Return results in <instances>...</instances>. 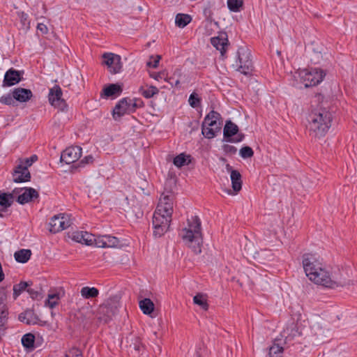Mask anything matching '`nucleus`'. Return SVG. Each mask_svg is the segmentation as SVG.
<instances>
[{
	"label": "nucleus",
	"instance_id": "nucleus-1",
	"mask_svg": "<svg viewBox=\"0 0 357 357\" xmlns=\"http://www.w3.org/2000/svg\"><path fill=\"white\" fill-rule=\"evenodd\" d=\"M302 264L307 277L317 284L334 289L351 284V280L347 272L339 269L333 273L330 272L313 254H304Z\"/></svg>",
	"mask_w": 357,
	"mask_h": 357
},
{
	"label": "nucleus",
	"instance_id": "nucleus-2",
	"mask_svg": "<svg viewBox=\"0 0 357 357\" xmlns=\"http://www.w3.org/2000/svg\"><path fill=\"white\" fill-rule=\"evenodd\" d=\"M307 119L310 134L314 137L321 138L325 136L331 128L333 115L326 107L317 105L312 108Z\"/></svg>",
	"mask_w": 357,
	"mask_h": 357
},
{
	"label": "nucleus",
	"instance_id": "nucleus-3",
	"mask_svg": "<svg viewBox=\"0 0 357 357\" xmlns=\"http://www.w3.org/2000/svg\"><path fill=\"white\" fill-rule=\"evenodd\" d=\"M184 234L182 238L185 244L196 254L202 252L203 236L202 234L201 221L198 216H192L188 219V227L183 229Z\"/></svg>",
	"mask_w": 357,
	"mask_h": 357
},
{
	"label": "nucleus",
	"instance_id": "nucleus-4",
	"mask_svg": "<svg viewBox=\"0 0 357 357\" xmlns=\"http://www.w3.org/2000/svg\"><path fill=\"white\" fill-rule=\"evenodd\" d=\"M220 114L214 111H211L204 118L202 125V133L207 139L215 137L216 133L221 130L222 121Z\"/></svg>",
	"mask_w": 357,
	"mask_h": 357
},
{
	"label": "nucleus",
	"instance_id": "nucleus-5",
	"mask_svg": "<svg viewBox=\"0 0 357 357\" xmlns=\"http://www.w3.org/2000/svg\"><path fill=\"white\" fill-rule=\"evenodd\" d=\"M120 306L117 297H112L100 305L97 310V319L105 324L111 321L119 312Z\"/></svg>",
	"mask_w": 357,
	"mask_h": 357
},
{
	"label": "nucleus",
	"instance_id": "nucleus-6",
	"mask_svg": "<svg viewBox=\"0 0 357 357\" xmlns=\"http://www.w3.org/2000/svg\"><path fill=\"white\" fill-rule=\"evenodd\" d=\"M236 70L243 75H249L253 70L251 53L246 47H240L237 51Z\"/></svg>",
	"mask_w": 357,
	"mask_h": 357
},
{
	"label": "nucleus",
	"instance_id": "nucleus-7",
	"mask_svg": "<svg viewBox=\"0 0 357 357\" xmlns=\"http://www.w3.org/2000/svg\"><path fill=\"white\" fill-rule=\"evenodd\" d=\"M298 74L301 82L306 88L317 85L325 76L324 71L317 68L301 70Z\"/></svg>",
	"mask_w": 357,
	"mask_h": 357
},
{
	"label": "nucleus",
	"instance_id": "nucleus-8",
	"mask_svg": "<svg viewBox=\"0 0 357 357\" xmlns=\"http://www.w3.org/2000/svg\"><path fill=\"white\" fill-rule=\"evenodd\" d=\"M172 218L159 212H154L152 224L153 227V234L156 237L162 236L169 228Z\"/></svg>",
	"mask_w": 357,
	"mask_h": 357
},
{
	"label": "nucleus",
	"instance_id": "nucleus-9",
	"mask_svg": "<svg viewBox=\"0 0 357 357\" xmlns=\"http://www.w3.org/2000/svg\"><path fill=\"white\" fill-rule=\"evenodd\" d=\"M223 135L228 142L238 143L245 137L244 134L238 132V127L231 121H227L223 129Z\"/></svg>",
	"mask_w": 357,
	"mask_h": 357
},
{
	"label": "nucleus",
	"instance_id": "nucleus-10",
	"mask_svg": "<svg viewBox=\"0 0 357 357\" xmlns=\"http://www.w3.org/2000/svg\"><path fill=\"white\" fill-rule=\"evenodd\" d=\"M70 226V222L68 215L60 213L54 215L50 222L49 231L52 234L58 233Z\"/></svg>",
	"mask_w": 357,
	"mask_h": 357
},
{
	"label": "nucleus",
	"instance_id": "nucleus-11",
	"mask_svg": "<svg viewBox=\"0 0 357 357\" xmlns=\"http://www.w3.org/2000/svg\"><path fill=\"white\" fill-rule=\"evenodd\" d=\"M173 201L174 195L172 192H169V194L167 195L162 193L155 212H159L160 214H165L172 218L173 213Z\"/></svg>",
	"mask_w": 357,
	"mask_h": 357
},
{
	"label": "nucleus",
	"instance_id": "nucleus-12",
	"mask_svg": "<svg viewBox=\"0 0 357 357\" xmlns=\"http://www.w3.org/2000/svg\"><path fill=\"white\" fill-rule=\"evenodd\" d=\"M62 90L59 86L56 85L50 89L49 101L54 107H58L60 110L63 111L67 107V104L63 98Z\"/></svg>",
	"mask_w": 357,
	"mask_h": 357
},
{
	"label": "nucleus",
	"instance_id": "nucleus-13",
	"mask_svg": "<svg viewBox=\"0 0 357 357\" xmlns=\"http://www.w3.org/2000/svg\"><path fill=\"white\" fill-rule=\"evenodd\" d=\"M82 155V148L75 146H70L66 148L62 153L61 155V161L64 162L66 164L74 163Z\"/></svg>",
	"mask_w": 357,
	"mask_h": 357
},
{
	"label": "nucleus",
	"instance_id": "nucleus-14",
	"mask_svg": "<svg viewBox=\"0 0 357 357\" xmlns=\"http://www.w3.org/2000/svg\"><path fill=\"white\" fill-rule=\"evenodd\" d=\"M13 181L15 183H24L31 180V174L27 166L23 165V162L21 161L13 170L12 173Z\"/></svg>",
	"mask_w": 357,
	"mask_h": 357
},
{
	"label": "nucleus",
	"instance_id": "nucleus-15",
	"mask_svg": "<svg viewBox=\"0 0 357 357\" xmlns=\"http://www.w3.org/2000/svg\"><path fill=\"white\" fill-rule=\"evenodd\" d=\"M126 114H131L128 98H124L119 101L114 107L112 115L113 118L116 121Z\"/></svg>",
	"mask_w": 357,
	"mask_h": 357
},
{
	"label": "nucleus",
	"instance_id": "nucleus-16",
	"mask_svg": "<svg viewBox=\"0 0 357 357\" xmlns=\"http://www.w3.org/2000/svg\"><path fill=\"white\" fill-rule=\"evenodd\" d=\"M21 73L19 70L10 68L6 71L3 81V86H11L19 83L21 79Z\"/></svg>",
	"mask_w": 357,
	"mask_h": 357
},
{
	"label": "nucleus",
	"instance_id": "nucleus-17",
	"mask_svg": "<svg viewBox=\"0 0 357 357\" xmlns=\"http://www.w3.org/2000/svg\"><path fill=\"white\" fill-rule=\"evenodd\" d=\"M126 347L128 349V351L132 353L133 351H140L144 345L141 342L139 337L130 334L126 338Z\"/></svg>",
	"mask_w": 357,
	"mask_h": 357
},
{
	"label": "nucleus",
	"instance_id": "nucleus-18",
	"mask_svg": "<svg viewBox=\"0 0 357 357\" xmlns=\"http://www.w3.org/2000/svg\"><path fill=\"white\" fill-rule=\"evenodd\" d=\"M39 197L38 192L32 188H24V192L17 198V202L20 204H25L37 199Z\"/></svg>",
	"mask_w": 357,
	"mask_h": 357
},
{
	"label": "nucleus",
	"instance_id": "nucleus-19",
	"mask_svg": "<svg viewBox=\"0 0 357 357\" xmlns=\"http://www.w3.org/2000/svg\"><path fill=\"white\" fill-rule=\"evenodd\" d=\"M211 44L214 46L220 52L222 56L225 54L226 52V47L228 45V39L227 35L226 33H222L220 36L218 37H214L211 39Z\"/></svg>",
	"mask_w": 357,
	"mask_h": 357
},
{
	"label": "nucleus",
	"instance_id": "nucleus-20",
	"mask_svg": "<svg viewBox=\"0 0 357 357\" xmlns=\"http://www.w3.org/2000/svg\"><path fill=\"white\" fill-rule=\"evenodd\" d=\"M32 96L33 93L30 89L18 87L13 91V98L20 102L29 100Z\"/></svg>",
	"mask_w": 357,
	"mask_h": 357
},
{
	"label": "nucleus",
	"instance_id": "nucleus-21",
	"mask_svg": "<svg viewBox=\"0 0 357 357\" xmlns=\"http://www.w3.org/2000/svg\"><path fill=\"white\" fill-rule=\"evenodd\" d=\"M18 319L20 321L25 322L28 325L38 324L43 326L45 323V321H41L31 310H26L20 314Z\"/></svg>",
	"mask_w": 357,
	"mask_h": 357
},
{
	"label": "nucleus",
	"instance_id": "nucleus-22",
	"mask_svg": "<svg viewBox=\"0 0 357 357\" xmlns=\"http://www.w3.org/2000/svg\"><path fill=\"white\" fill-rule=\"evenodd\" d=\"M311 331L318 341L324 340L328 333V330H326L323 327V325L319 320L314 321L312 324L311 326Z\"/></svg>",
	"mask_w": 357,
	"mask_h": 357
},
{
	"label": "nucleus",
	"instance_id": "nucleus-23",
	"mask_svg": "<svg viewBox=\"0 0 357 357\" xmlns=\"http://www.w3.org/2000/svg\"><path fill=\"white\" fill-rule=\"evenodd\" d=\"M73 239L77 243H84L87 245H92L95 241L94 236L86 231L74 233Z\"/></svg>",
	"mask_w": 357,
	"mask_h": 357
},
{
	"label": "nucleus",
	"instance_id": "nucleus-24",
	"mask_svg": "<svg viewBox=\"0 0 357 357\" xmlns=\"http://www.w3.org/2000/svg\"><path fill=\"white\" fill-rule=\"evenodd\" d=\"M123 91L121 85L118 84H111L105 87L101 93V96L110 97L112 96H119Z\"/></svg>",
	"mask_w": 357,
	"mask_h": 357
},
{
	"label": "nucleus",
	"instance_id": "nucleus-25",
	"mask_svg": "<svg viewBox=\"0 0 357 357\" xmlns=\"http://www.w3.org/2000/svg\"><path fill=\"white\" fill-rule=\"evenodd\" d=\"M230 178L233 190L238 192L242 188V179L240 172L237 170L231 171Z\"/></svg>",
	"mask_w": 357,
	"mask_h": 357
},
{
	"label": "nucleus",
	"instance_id": "nucleus-26",
	"mask_svg": "<svg viewBox=\"0 0 357 357\" xmlns=\"http://www.w3.org/2000/svg\"><path fill=\"white\" fill-rule=\"evenodd\" d=\"M13 193L3 192L0 194V206L2 207L1 211H4L10 207L13 203Z\"/></svg>",
	"mask_w": 357,
	"mask_h": 357
},
{
	"label": "nucleus",
	"instance_id": "nucleus-27",
	"mask_svg": "<svg viewBox=\"0 0 357 357\" xmlns=\"http://www.w3.org/2000/svg\"><path fill=\"white\" fill-rule=\"evenodd\" d=\"M31 256V251L29 249H21L14 254V257L17 262L24 264L29 261Z\"/></svg>",
	"mask_w": 357,
	"mask_h": 357
},
{
	"label": "nucleus",
	"instance_id": "nucleus-28",
	"mask_svg": "<svg viewBox=\"0 0 357 357\" xmlns=\"http://www.w3.org/2000/svg\"><path fill=\"white\" fill-rule=\"evenodd\" d=\"M139 307L145 314H150L153 312L155 305L150 298H144L139 301Z\"/></svg>",
	"mask_w": 357,
	"mask_h": 357
},
{
	"label": "nucleus",
	"instance_id": "nucleus-29",
	"mask_svg": "<svg viewBox=\"0 0 357 357\" xmlns=\"http://www.w3.org/2000/svg\"><path fill=\"white\" fill-rule=\"evenodd\" d=\"M215 6V0L208 1L204 6L203 9V13L206 18V20L209 22H212L214 21L213 18V10L214 9Z\"/></svg>",
	"mask_w": 357,
	"mask_h": 357
},
{
	"label": "nucleus",
	"instance_id": "nucleus-30",
	"mask_svg": "<svg viewBox=\"0 0 357 357\" xmlns=\"http://www.w3.org/2000/svg\"><path fill=\"white\" fill-rule=\"evenodd\" d=\"M182 75L181 70L179 68H176L173 75L170 77H167L166 75L165 80L170 84L172 86H174L178 87L180 84V79Z\"/></svg>",
	"mask_w": 357,
	"mask_h": 357
},
{
	"label": "nucleus",
	"instance_id": "nucleus-31",
	"mask_svg": "<svg viewBox=\"0 0 357 357\" xmlns=\"http://www.w3.org/2000/svg\"><path fill=\"white\" fill-rule=\"evenodd\" d=\"M191 162V156L186 155L185 153H181L176 155L173 160V163L177 167H181Z\"/></svg>",
	"mask_w": 357,
	"mask_h": 357
},
{
	"label": "nucleus",
	"instance_id": "nucleus-32",
	"mask_svg": "<svg viewBox=\"0 0 357 357\" xmlns=\"http://www.w3.org/2000/svg\"><path fill=\"white\" fill-rule=\"evenodd\" d=\"M191 20V16L188 14L178 13L175 17V23L176 26L181 28H183L187 26Z\"/></svg>",
	"mask_w": 357,
	"mask_h": 357
},
{
	"label": "nucleus",
	"instance_id": "nucleus-33",
	"mask_svg": "<svg viewBox=\"0 0 357 357\" xmlns=\"http://www.w3.org/2000/svg\"><path fill=\"white\" fill-rule=\"evenodd\" d=\"M81 295L84 298H96L99 294V291L96 287H84L81 289Z\"/></svg>",
	"mask_w": 357,
	"mask_h": 357
},
{
	"label": "nucleus",
	"instance_id": "nucleus-34",
	"mask_svg": "<svg viewBox=\"0 0 357 357\" xmlns=\"http://www.w3.org/2000/svg\"><path fill=\"white\" fill-rule=\"evenodd\" d=\"M35 336L32 333H26L22 337V344L26 349L34 348Z\"/></svg>",
	"mask_w": 357,
	"mask_h": 357
},
{
	"label": "nucleus",
	"instance_id": "nucleus-35",
	"mask_svg": "<svg viewBox=\"0 0 357 357\" xmlns=\"http://www.w3.org/2000/svg\"><path fill=\"white\" fill-rule=\"evenodd\" d=\"M278 340H275L273 344L269 349V357H282L283 353V347L278 343H276Z\"/></svg>",
	"mask_w": 357,
	"mask_h": 357
},
{
	"label": "nucleus",
	"instance_id": "nucleus-36",
	"mask_svg": "<svg viewBox=\"0 0 357 357\" xmlns=\"http://www.w3.org/2000/svg\"><path fill=\"white\" fill-rule=\"evenodd\" d=\"M193 302L204 310H207L208 309V304L207 303L206 298L202 294H197L193 298Z\"/></svg>",
	"mask_w": 357,
	"mask_h": 357
},
{
	"label": "nucleus",
	"instance_id": "nucleus-37",
	"mask_svg": "<svg viewBox=\"0 0 357 357\" xmlns=\"http://www.w3.org/2000/svg\"><path fill=\"white\" fill-rule=\"evenodd\" d=\"M243 6V0H227V7L231 12H239Z\"/></svg>",
	"mask_w": 357,
	"mask_h": 357
},
{
	"label": "nucleus",
	"instance_id": "nucleus-38",
	"mask_svg": "<svg viewBox=\"0 0 357 357\" xmlns=\"http://www.w3.org/2000/svg\"><path fill=\"white\" fill-rule=\"evenodd\" d=\"M140 93L146 98H151L159 93V89L154 86H150L148 89L140 88Z\"/></svg>",
	"mask_w": 357,
	"mask_h": 357
},
{
	"label": "nucleus",
	"instance_id": "nucleus-39",
	"mask_svg": "<svg viewBox=\"0 0 357 357\" xmlns=\"http://www.w3.org/2000/svg\"><path fill=\"white\" fill-rule=\"evenodd\" d=\"M29 284L26 282H21L13 286V297L16 299L21 293L24 291Z\"/></svg>",
	"mask_w": 357,
	"mask_h": 357
},
{
	"label": "nucleus",
	"instance_id": "nucleus-40",
	"mask_svg": "<svg viewBox=\"0 0 357 357\" xmlns=\"http://www.w3.org/2000/svg\"><path fill=\"white\" fill-rule=\"evenodd\" d=\"M114 58L115 59L114 61L113 66L109 70L110 73L112 74L119 73L121 70V68L123 67L121 56L117 54L116 56Z\"/></svg>",
	"mask_w": 357,
	"mask_h": 357
},
{
	"label": "nucleus",
	"instance_id": "nucleus-41",
	"mask_svg": "<svg viewBox=\"0 0 357 357\" xmlns=\"http://www.w3.org/2000/svg\"><path fill=\"white\" fill-rule=\"evenodd\" d=\"M117 54L114 53H104L102 55V58L104 59L103 63L108 66L109 70L112 68L114 64V61L115 59L114 57L116 56Z\"/></svg>",
	"mask_w": 357,
	"mask_h": 357
},
{
	"label": "nucleus",
	"instance_id": "nucleus-42",
	"mask_svg": "<svg viewBox=\"0 0 357 357\" xmlns=\"http://www.w3.org/2000/svg\"><path fill=\"white\" fill-rule=\"evenodd\" d=\"M103 239L107 243L106 248H117L119 245V240L115 236L105 235Z\"/></svg>",
	"mask_w": 357,
	"mask_h": 357
},
{
	"label": "nucleus",
	"instance_id": "nucleus-43",
	"mask_svg": "<svg viewBox=\"0 0 357 357\" xmlns=\"http://www.w3.org/2000/svg\"><path fill=\"white\" fill-rule=\"evenodd\" d=\"M27 292L33 299L39 300L41 299L43 296V291L40 287L37 289H34L32 288L27 289Z\"/></svg>",
	"mask_w": 357,
	"mask_h": 357
},
{
	"label": "nucleus",
	"instance_id": "nucleus-44",
	"mask_svg": "<svg viewBox=\"0 0 357 357\" xmlns=\"http://www.w3.org/2000/svg\"><path fill=\"white\" fill-rule=\"evenodd\" d=\"M59 299V297L57 294H49L46 301V305L49 306L50 308H54L57 305Z\"/></svg>",
	"mask_w": 357,
	"mask_h": 357
},
{
	"label": "nucleus",
	"instance_id": "nucleus-45",
	"mask_svg": "<svg viewBox=\"0 0 357 357\" xmlns=\"http://www.w3.org/2000/svg\"><path fill=\"white\" fill-rule=\"evenodd\" d=\"M239 154L243 158H249L253 156L254 151L251 147L246 146L240 149Z\"/></svg>",
	"mask_w": 357,
	"mask_h": 357
},
{
	"label": "nucleus",
	"instance_id": "nucleus-46",
	"mask_svg": "<svg viewBox=\"0 0 357 357\" xmlns=\"http://www.w3.org/2000/svg\"><path fill=\"white\" fill-rule=\"evenodd\" d=\"M65 357H83V356L79 349L73 347L66 352Z\"/></svg>",
	"mask_w": 357,
	"mask_h": 357
},
{
	"label": "nucleus",
	"instance_id": "nucleus-47",
	"mask_svg": "<svg viewBox=\"0 0 357 357\" xmlns=\"http://www.w3.org/2000/svg\"><path fill=\"white\" fill-rule=\"evenodd\" d=\"M188 102L192 107L195 108L200 105L201 100L196 93H193L190 94Z\"/></svg>",
	"mask_w": 357,
	"mask_h": 357
},
{
	"label": "nucleus",
	"instance_id": "nucleus-48",
	"mask_svg": "<svg viewBox=\"0 0 357 357\" xmlns=\"http://www.w3.org/2000/svg\"><path fill=\"white\" fill-rule=\"evenodd\" d=\"M93 156H92V155H87V156L84 157V158H83V159H82V160L79 162V164H78V165H77V166H76V165H73V166L71 167L72 170H73V169H77V167H79L83 166V165H86V164L92 163V162H93Z\"/></svg>",
	"mask_w": 357,
	"mask_h": 357
},
{
	"label": "nucleus",
	"instance_id": "nucleus-49",
	"mask_svg": "<svg viewBox=\"0 0 357 357\" xmlns=\"http://www.w3.org/2000/svg\"><path fill=\"white\" fill-rule=\"evenodd\" d=\"M0 102L8 105H13L14 103V98L13 95L11 96L10 94H7L1 96L0 98Z\"/></svg>",
	"mask_w": 357,
	"mask_h": 357
},
{
	"label": "nucleus",
	"instance_id": "nucleus-50",
	"mask_svg": "<svg viewBox=\"0 0 357 357\" xmlns=\"http://www.w3.org/2000/svg\"><path fill=\"white\" fill-rule=\"evenodd\" d=\"M38 160V157L36 155H33L30 158H26L24 160L20 159V163L21 161L23 162L24 166H27V168L32 165V164Z\"/></svg>",
	"mask_w": 357,
	"mask_h": 357
},
{
	"label": "nucleus",
	"instance_id": "nucleus-51",
	"mask_svg": "<svg viewBox=\"0 0 357 357\" xmlns=\"http://www.w3.org/2000/svg\"><path fill=\"white\" fill-rule=\"evenodd\" d=\"M128 101H129V105H130V112L131 113L135 112L137 107H139L142 106V102H141V101L139 103L138 100H131V99H129V98H128Z\"/></svg>",
	"mask_w": 357,
	"mask_h": 357
},
{
	"label": "nucleus",
	"instance_id": "nucleus-52",
	"mask_svg": "<svg viewBox=\"0 0 357 357\" xmlns=\"http://www.w3.org/2000/svg\"><path fill=\"white\" fill-rule=\"evenodd\" d=\"M128 101H129V105H130V112L131 113L135 112L137 107H139L142 106V102H141V101L139 103L138 100H131V99H129V98H128Z\"/></svg>",
	"mask_w": 357,
	"mask_h": 357
},
{
	"label": "nucleus",
	"instance_id": "nucleus-53",
	"mask_svg": "<svg viewBox=\"0 0 357 357\" xmlns=\"http://www.w3.org/2000/svg\"><path fill=\"white\" fill-rule=\"evenodd\" d=\"M104 236H99L97 238H95V241H93V243H95V245L97 248H106L107 247V243L105 242V240L103 239Z\"/></svg>",
	"mask_w": 357,
	"mask_h": 357
},
{
	"label": "nucleus",
	"instance_id": "nucleus-54",
	"mask_svg": "<svg viewBox=\"0 0 357 357\" xmlns=\"http://www.w3.org/2000/svg\"><path fill=\"white\" fill-rule=\"evenodd\" d=\"M160 58H161V56L159 55H157L155 56V58H154L153 56H151V59H153L154 60H153V61H148L146 63V66L148 67H152V68H156L158 66Z\"/></svg>",
	"mask_w": 357,
	"mask_h": 357
},
{
	"label": "nucleus",
	"instance_id": "nucleus-55",
	"mask_svg": "<svg viewBox=\"0 0 357 357\" xmlns=\"http://www.w3.org/2000/svg\"><path fill=\"white\" fill-rule=\"evenodd\" d=\"M222 149L226 153H229L231 155L235 154L237 151L235 146L229 144H224L222 146Z\"/></svg>",
	"mask_w": 357,
	"mask_h": 357
},
{
	"label": "nucleus",
	"instance_id": "nucleus-56",
	"mask_svg": "<svg viewBox=\"0 0 357 357\" xmlns=\"http://www.w3.org/2000/svg\"><path fill=\"white\" fill-rule=\"evenodd\" d=\"M151 77L156 80H159L160 79H165L166 75H165V72H160V73H155L151 74Z\"/></svg>",
	"mask_w": 357,
	"mask_h": 357
},
{
	"label": "nucleus",
	"instance_id": "nucleus-57",
	"mask_svg": "<svg viewBox=\"0 0 357 357\" xmlns=\"http://www.w3.org/2000/svg\"><path fill=\"white\" fill-rule=\"evenodd\" d=\"M37 29L39 30L43 34L47 33L48 31L47 26L43 23H40L38 24Z\"/></svg>",
	"mask_w": 357,
	"mask_h": 357
},
{
	"label": "nucleus",
	"instance_id": "nucleus-58",
	"mask_svg": "<svg viewBox=\"0 0 357 357\" xmlns=\"http://www.w3.org/2000/svg\"><path fill=\"white\" fill-rule=\"evenodd\" d=\"M19 17L20 18L21 22L25 24L26 20H27V15L24 13V12L18 13Z\"/></svg>",
	"mask_w": 357,
	"mask_h": 357
},
{
	"label": "nucleus",
	"instance_id": "nucleus-59",
	"mask_svg": "<svg viewBox=\"0 0 357 357\" xmlns=\"http://www.w3.org/2000/svg\"><path fill=\"white\" fill-rule=\"evenodd\" d=\"M190 357H201V355L198 351H195L194 352L189 354Z\"/></svg>",
	"mask_w": 357,
	"mask_h": 357
},
{
	"label": "nucleus",
	"instance_id": "nucleus-60",
	"mask_svg": "<svg viewBox=\"0 0 357 357\" xmlns=\"http://www.w3.org/2000/svg\"><path fill=\"white\" fill-rule=\"evenodd\" d=\"M22 190H24V188H15L13 190V192L11 193H13V195H14L15 194L20 193V192Z\"/></svg>",
	"mask_w": 357,
	"mask_h": 357
},
{
	"label": "nucleus",
	"instance_id": "nucleus-61",
	"mask_svg": "<svg viewBox=\"0 0 357 357\" xmlns=\"http://www.w3.org/2000/svg\"><path fill=\"white\" fill-rule=\"evenodd\" d=\"M226 169L228 172H230V174H231V171H234V169H232L231 166H230L229 164H227L226 165Z\"/></svg>",
	"mask_w": 357,
	"mask_h": 357
},
{
	"label": "nucleus",
	"instance_id": "nucleus-62",
	"mask_svg": "<svg viewBox=\"0 0 357 357\" xmlns=\"http://www.w3.org/2000/svg\"><path fill=\"white\" fill-rule=\"evenodd\" d=\"M2 215L0 214V217H1Z\"/></svg>",
	"mask_w": 357,
	"mask_h": 357
}]
</instances>
